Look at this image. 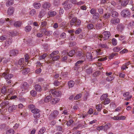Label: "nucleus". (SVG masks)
Returning <instances> with one entry per match:
<instances>
[{
	"label": "nucleus",
	"instance_id": "obj_1",
	"mask_svg": "<svg viewBox=\"0 0 134 134\" xmlns=\"http://www.w3.org/2000/svg\"><path fill=\"white\" fill-rule=\"evenodd\" d=\"M110 36V32L105 31L103 32L102 35L98 36V38L100 40L105 41L108 39Z\"/></svg>",
	"mask_w": 134,
	"mask_h": 134
},
{
	"label": "nucleus",
	"instance_id": "obj_2",
	"mask_svg": "<svg viewBox=\"0 0 134 134\" xmlns=\"http://www.w3.org/2000/svg\"><path fill=\"white\" fill-rule=\"evenodd\" d=\"M81 24V21L80 20L77 19L76 18H72L70 21V24L71 25H74L75 26L78 27Z\"/></svg>",
	"mask_w": 134,
	"mask_h": 134
},
{
	"label": "nucleus",
	"instance_id": "obj_3",
	"mask_svg": "<svg viewBox=\"0 0 134 134\" xmlns=\"http://www.w3.org/2000/svg\"><path fill=\"white\" fill-rule=\"evenodd\" d=\"M2 76L3 77H4L6 80H10L13 77V75L9 74L7 71L2 73Z\"/></svg>",
	"mask_w": 134,
	"mask_h": 134
},
{
	"label": "nucleus",
	"instance_id": "obj_4",
	"mask_svg": "<svg viewBox=\"0 0 134 134\" xmlns=\"http://www.w3.org/2000/svg\"><path fill=\"white\" fill-rule=\"evenodd\" d=\"M121 15L124 18L129 17L130 15V13L129 11L127 9H124L121 12Z\"/></svg>",
	"mask_w": 134,
	"mask_h": 134
},
{
	"label": "nucleus",
	"instance_id": "obj_5",
	"mask_svg": "<svg viewBox=\"0 0 134 134\" xmlns=\"http://www.w3.org/2000/svg\"><path fill=\"white\" fill-rule=\"evenodd\" d=\"M120 22V19L118 18H113L110 21L111 24L113 25H116L119 24Z\"/></svg>",
	"mask_w": 134,
	"mask_h": 134
},
{
	"label": "nucleus",
	"instance_id": "obj_6",
	"mask_svg": "<svg viewBox=\"0 0 134 134\" xmlns=\"http://www.w3.org/2000/svg\"><path fill=\"white\" fill-rule=\"evenodd\" d=\"M59 112L57 110L54 111L53 113H51L49 116V118L50 120L53 119L58 115Z\"/></svg>",
	"mask_w": 134,
	"mask_h": 134
},
{
	"label": "nucleus",
	"instance_id": "obj_7",
	"mask_svg": "<svg viewBox=\"0 0 134 134\" xmlns=\"http://www.w3.org/2000/svg\"><path fill=\"white\" fill-rule=\"evenodd\" d=\"M75 54L77 57L82 58L85 56V54L81 50H76L75 52Z\"/></svg>",
	"mask_w": 134,
	"mask_h": 134
},
{
	"label": "nucleus",
	"instance_id": "obj_8",
	"mask_svg": "<svg viewBox=\"0 0 134 134\" xmlns=\"http://www.w3.org/2000/svg\"><path fill=\"white\" fill-rule=\"evenodd\" d=\"M85 61L84 60H79L75 63V66L74 67L75 70L78 69L80 67V66L83 64Z\"/></svg>",
	"mask_w": 134,
	"mask_h": 134
},
{
	"label": "nucleus",
	"instance_id": "obj_9",
	"mask_svg": "<svg viewBox=\"0 0 134 134\" xmlns=\"http://www.w3.org/2000/svg\"><path fill=\"white\" fill-rule=\"evenodd\" d=\"M8 100H5L2 101V103L0 104V105L2 108H4L5 107V106H7V107H9L10 105H11L9 103Z\"/></svg>",
	"mask_w": 134,
	"mask_h": 134
},
{
	"label": "nucleus",
	"instance_id": "obj_10",
	"mask_svg": "<svg viewBox=\"0 0 134 134\" xmlns=\"http://www.w3.org/2000/svg\"><path fill=\"white\" fill-rule=\"evenodd\" d=\"M59 51H56L53 52L51 54H50L49 56V58L50 59H52L55 55L58 54L59 53Z\"/></svg>",
	"mask_w": 134,
	"mask_h": 134
},
{
	"label": "nucleus",
	"instance_id": "obj_11",
	"mask_svg": "<svg viewBox=\"0 0 134 134\" xmlns=\"http://www.w3.org/2000/svg\"><path fill=\"white\" fill-rule=\"evenodd\" d=\"M50 94L47 95V96L44 99V101L45 102H48L51 101V99L52 98V95L50 93V92H49Z\"/></svg>",
	"mask_w": 134,
	"mask_h": 134
},
{
	"label": "nucleus",
	"instance_id": "obj_12",
	"mask_svg": "<svg viewBox=\"0 0 134 134\" xmlns=\"http://www.w3.org/2000/svg\"><path fill=\"white\" fill-rule=\"evenodd\" d=\"M59 100V99L58 98H52L51 100V102L52 104H55L58 103Z\"/></svg>",
	"mask_w": 134,
	"mask_h": 134
},
{
	"label": "nucleus",
	"instance_id": "obj_13",
	"mask_svg": "<svg viewBox=\"0 0 134 134\" xmlns=\"http://www.w3.org/2000/svg\"><path fill=\"white\" fill-rule=\"evenodd\" d=\"M50 92L52 93V95H53L54 96L57 97H59L60 96V92L59 91H54V90H53L51 91H50Z\"/></svg>",
	"mask_w": 134,
	"mask_h": 134
},
{
	"label": "nucleus",
	"instance_id": "obj_14",
	"mask_svg": "<svg viewBox=\"0 0 134 134\" xmlns=\"http://www.w3.org/2000/svg\"><path fill=\"white\" fill-rule=\"evenodd\" d=\"M14 11V8L12 7H10L8 9L7 13L9 15L12 14Z\"/></svg>",
	"mask_w": 134,
	"mask_h": 134
},
{
	"label": "nucleus",
	"instance_id": "obj_15",
	"mask_svg": "<svg viewBox=\"0 0 134 134\" xmlns=\"http://www.w3.org/2000/svg\"><path fill=\"white\" fill-rule=\"evenodd\" d=\"M29 87V86L26 82H23L21 84V87L22 89L24 90L27 89Z\"/></svg>",
	"mask_w": 134,
	"mask_h": 134
},
{
	"label": "nucleus",
	"instance_id": "obj_16",
	"mask_svg": "<svg viewBox=\"0 0 134 134\" xmlns=\"http://www.w3.org/2000/svg\"><path fill=\"white\" fill-rule=\"evenodd\" d=\"M34 87L35 90L38 92H40L42 90L41 86L39 84H36L35 85Z\"/></svg>",
	"mask_w": 134,
	"mask_h": 134
},
{
	"label": "nucleus",
	"instance_id": "obj_17",
	"mask_svg": "<svg viewBox=\"0 0 134 134\" xmlns=\"http://www.w3.org/2000/svg\"><path fill=\"white\" fill-rule=\"evenodd\" d=\"M119 1L121 3V5L123 6H125L129 3L128 0H119Z\"/></svg>",
	"mask_w": 134,
	"mask_h": 134
},
{
	"label": "nucleus",
	"instance_id": "obj_18",
	"mask_svg": "<svg viewBox=\"0 0 134 134\" xmlns=\"http://www.w3.org/2000/svg\"><path fill=\"white\" fill-rule=\"evenodd\" d=\"M86 56L87 58H88L89 59H95L96 58H98V57L97 56L96 57L93 58V56H92L91 53H86Z\"/></svg>",
	"mask_w": 134,
	"mask_h": 134
},
{
	"label": "nucleus",
	"instance_id": "obj_19",
	"mask_svg": "<svg viewBox=\"0 0 134 134\" xmlns=\"http://www.w3.org/2000/svg\"><path fill=\"white\" fill-rule=\"evenodd\" d=\"M18 51L17 50H14L11 51L10 52V55L15 56L18 54Z\"/></svg>",
	"mask_w": 134,
	"mask_h": 134
},
{
	"label": "nucleus",
	"instance_id": "obj_20",
	"mask_svg": "<svg viewBox=\"0 0 134 134\" xmlns=\"http://www.w3.org/2000/svg\"><path fill=\"white\" fill-rule=\"evenodd\" d=\"M50 5L49 3L46 2L43 4L42 7L44 9H48L50 8Z\"/></svg>",
	"mask_w": 134,
	"mask_h": 134
},
{
	"label": "nucleus",
	"instance_id": "obj_21",
	"mask_svg": "<svg viewBox=\"0 0 134 134\" xmlns=\"http://www.w3.org/2000/svg\"><path fill=\"white\" fill-rule=\"evenodd\" d=\"M72 6V5L71 4L68 3L65 5L64 7V9L65 10H68L70 9Z\"/></svg>",
	"mask_w": 134,
	"mask_h": 134
},
{
	"label": "nucleus",
	"instance_id": "obj_22",
	"mask_svg": "<svg viewBox=\"0 0 134 134\" xmlns=\"http://www.w3.org/2000/svg\"><path fill=\"white\" fill-rule=\"evenodd\" d=\"M110 14L111 16L114 18L117 17L118 16V13L115 11H111Z\"/></svg>",
	"mask_w": 134,
	"mask_h": 134
},
{
	"label": "nucleus",
	"instance_id": "obj_23",
	"mask_svg": "<svg viewBox=\"0 0 134 134\" xmlns=\"http://www.w3.org/2000/svg\"><path fill=\"white\" fill-rule=\"evenodd\" d=\"M75 53V51L73 49L71 50L68 53H67L68 55L71 57H72Z\"/></svg>",
	"mask_w": 134,
	"mask_h": 134
},
{
	"label": "nucleus",
	"instance_id": "obj_24",
	"mask_svg": "<svg viewBox=\"0 0 134 134\" xmlns=\"http://www.w3.org/2000/svg\"><path fill=\"white\" fill-rule=\"evenodd\" d=\"M110 123H108L104 125L103 127V129L105 131H107L108 129L110 128Z\"/></svg>",
	"mask_w": 134,
	"mask_h": 134
},
{
	"label": "nucleus",
	"instance_id": "obj_25",
	"mask_svg": "<svg viewBox=\"0 0 134 134\" xmlns=\"http://www.w3.org/2000/svg\"><path fill=\"white\" fill-rule=\"evenodd\" d=\"M57 14L56 12L55 11H50L48 13V14L50 17H52L55 16Z\"/></svg>",
	"mask_w": 134,
	"mask_h": 134
},
{
	"label": "nucleus",
	"instance_id": "obj_26",
	"mask_svg": "<svg viewBox=\"0 0 134 134\" xmlns=\"http://www.w3.org/2000/svg\"><path fill=\"white\" fill-rule=\"evenodd\" d=\"M117 29L119 31L121 32L124 29L123 26L121 24H119L118 25Z\"/></svg>",
	"mask_w": 134,
	"mask_h": 134
},
{
	"label": "nucleus",
	"instance_id": "obj_27",
	"mask_svg": "<svg viewBox=\"0 0 134 134\" xmlns=\"http://www.w3.org/2000/svg\"><path fill=\"white\" fill-rule=\"evenodd\" d=\"M31 26L30 25H27L25 27V30L26 32H29L31 30Z\"/></svg>",
	"mask_w": 134,
	"mask_h": 134
},
{
	"label": "nucleus",
	"instance_id": "obj_28",
	"mask_svg": "<svg viewBox=\"0 0 134 134\" xmlns=\"http://www.w3.org/2000/svg\"><path fill=\"white\" fill-rule=\"evenodd\" d=\"M21 23L20 21H17L14 23V25L16 27H20L21 26Z\"/></svg>",
	"mask_w": 134,
	"mask_h": 134
},
{
	"label": "nucleus",
	"instance_id": "obj_29",
	"mask_svg": "<svg viewBox=\"0 0 134 134\" xmlns=\"http://www.w3.org/2000/svg\"><path fill=\"white\" fill-rule=\"evenodd\" d=\"M45 14V12L44 10H42L38 16L39 18H41Z\"/></svg>",
	"mask_w": 134,
	"mask_h": 134
},
{
	"label": "nucleus",
	"instance_id": "obj_30",
	"mask_svg": "<svg viewBox=\"0 0 134 134\" xmlns=\"http://www.w3.org/2000/svg\"><path fill=\"white\" fill-rule=\"evenodd\" d=\"M74 82L73 81H70L68 83V86L70 87H73L74 85Z\"/></svg>",
	"mask_w": 134,
	"mask_h": 134
},
{
	"label": "nucleus",
	"instance_id": "obj_31",
	"mask_svg": "<svg viewBox=\"0 0 134 134\" xmlns=\"http://www.w3.org/2000/svg\"><path fill=\"white\" fill-rule=\"evenodd\" d=\"M110 16H111L110 13H108L105 14L103 17L105 19H107L109 18Z\"/></svg>",
	"mask_w": 134,
	"mask_h": 134
},
{
	"label": "nucleus",
	"instance_id": "obj_32",
	"mask_svg": "<svg viewBox=\"0 0 134 134\" xmlns=\"http://www.w3.org/2000/svg\"><path fill=\"white\" fill-rule=\"evenodd\" d=\"M34 5L35 8L37 9L40 8L41 7V4L40 3H35L34 4Z\"/></svg>",
	"mask_w": 134,
	"mask_h": 134
},
{
	"label": "nucleus",
	"instance_id": "obj_33",
	"mask_svg": "<svg viewBox=\"0 0 134 134\" xmlns=\"http://www.w3.org/2000/svg\"><path fill=\"white\" fill-rule=\"evenodd\" d=\"M46 129L45 127H43L38 132V134H43L45 132Z\"/></svg>",
	"mask_w": 134,
	"mask_h": 134
},
{
	"label": "nucleus",
	"instance_id": "obj_34",
	"mask_svg": "<svg viewBox=\"0 0 134 134\" xmlns=\"http://www.w3.org/2000/svg\"><path fill=\"white\" fill-rule=\"evenodd\" d=\"M108 94H103L100 97V99L101 100H104L108 97Z\"/></svg>",
	"mask_w": 134,
	"mask_h": 134
},
{
	"label": "nucleus",
	"instance_id": "obj_35",
	"mask_svg": "<svg viewBox=\"0 0 134 134\" xmlns=\"http://www.w3.org/2000/svg\"><path fill=\"white\" fill-rule=\"evenodd\" d=\"M14 132V130L11 129L7 130L6 132V134H13Z\"/></svg>",
	"mask_w": 134,
	"mask_h": 134
},
{
	"label": "nucleus",
	"instance_id": "obj_36",
	"mask_svg": "<svg viewBox=\"0 0 134 134\" xmlns=\"http://www.w3.org/2000/svg\"><path fill=\"white\" fill-rule=\"evenodd\" d=\"M99 13H96L94 14L93 16V19H96L99 18Z\"/></svg>",
	"mask_w": 134,
	"mask_h": 134
},
{
	"label": "nucleus",
	"instance_id": "obj_37",
	"mask_svg": "<svg viewBox=\"0 0 134 134\" xmlns=\"http://www.w3.org/2000/svg\"><path fill=\"white\" fill-rule=\"evenodd\" d=\"M110 102V100L109 99L106 98L104 100V101H103L102 103L104 105H106L109 104Z\"/></svg>",
	"mask_w": 134,
	"mask_h": 134
},
{
	"label": "nucleus",
	"instance_id": "obj_38",
	"mask_svg": "<svg viewBox=\"0 0 134 134\" xmlns=\"http://www.w3.org/2000/svg\"><path fill=\"white\" fill-rule=\"evenodd\" d=\"M102 26V23H98L96 24V28L97 29H100Z\"/></svg>",
	"mask_w": 134,
	"mask_h": 134
},
{
	"label": "nucleus",
	"instance_id": "obj_39",
	"mask_svg": "<svg viewBox=\"0 0 134 134\" xmlns=\"http://www.w3.org/2000/svg\"><path fill=\"white\" fill-rule=\"evenodd\" d=\"M24 58H21L18 61V65H21L24 63Z\"/></svg>",
	"mask_w": 134,
	"mask_h": 134
},
{
	"label": "nucleus",
	"instance_id": "obj_40",
	"mask_svg": "<svg viewBox=\"0 0 134 134\" xmlns=\"http://www.w3.org/2000/svg\"><path fill=\"white\" fill-rule=\"evenodd\" d=\"M30 70V69L29 68H26V69H24L22 70V72L23 74H25L27 73Z\"/></svg>",
	"mask_w": 134,
	"mask_h": 134
},
{
	"label": "nucleus",
	"instance_id": "obj_41",
	"mask_svg": "<svg viewBox=\"0 0 134 134\" xmlns=\"http://www.w3.org/2000/svg\"><path fill=\"white\" fill-rule=\"evenodd\" d=\"M13 0H9L8 2L7 3V6L8 7L9 5H12L13 3Z\"/></svg>",
	"mask_w": 134,
	"mask_h": 134
},
{
	"label": "nucleus",
	"instance_id": "obj_42",
	"mask_svg": "<svg viewBox=\"0 0 134 134\" xmlns=\"http://www.w3.org/2000/svg\"><path fill=\"white\" fill-rule=\"evenodd\" d=\"M99 46L103 48H105L106 49L108 48V47H107V45L105 44H99Z\"/></svg>",
	"mask_w": 134,
	"mask_h": 134
},
{
	"label": "nucleus",
	"instance_id": "obj_43",
	"mask_svg": "<svg viewBox=\"0 0 134 134\" xmlns=\"http://www.w3.org/2000/svg\"><path fill=\"white\" fill-rule=\"evenodd\" d=\"M47 23L45 21H42L41 22V25L40 26V27H45L47 25Z\"/></svg>",
	"mask_w": 134,
	"mask_h": 134
},
{
	"label": "nucleus",
	"instance_id": "obj_44",
	"mask_svg": "<svg viewBox=\"0 0 134 134\" xmlns=\"http://www.w3.org/2000/svg\"><path fill=\"white\" fill-rule=\"evenodd\" d=\"M9 20V18H7V19H1L0 20V21L2 23V24H3L6 22H7Z\"/></svg>",
	"mask_w": 134,
	"mask_h": 134
},
{
	"label": "nucleus",
	"instance_id": "obj_45",
	"mask_svg": "<svg viewBox=\"0 0 134 134\" xmlns=\"http://www.w3.org/2000/svg\"><path fill=\"white\" fill-rule=\"evenodd\" d=\"M61 77V75L60 74H56L54 76V77L56 79H57L58 80L60 79L61 80L62 79Z\"/></svg>",
	"mask_w": 134,
	"mask_h": 134
},
{
	"label": "nucleus",
	"instance_id": "obj_46",
	"mask_svg": "<svg viewBox=\"0 0 134 134\" xmlns=\"http://www.w3.org/2000/svg\"><path fill=\"white\" fill-rule=\"evenodd\" d=\"M34 116L35 118H39L40 116V112L38 111V113H35V114H34Z\"/></svg>",
	"mask_w": 134,
	"mask_h": 134
},
{
	"label": "nucleus",
	"instance_id": "obj_47",
	"mask_svg": "<svg viewBox=\"0 0 134 134\" xmlns=\"http://www.w3.org/2000/svg\"><path fill=\"white\" fill-rule=\"evenodd\" d=\"M34 116L35 118H39L40 116V112L38 111V113H35V114H34Z\"/></svg>",
	"mask_w": 134,
	"mask_h": 134
},
{
	"label": "nucleus",
	"instance_id": "obj_48",
	"mask_svg": "<svg viewBox=\"0 0 134 134\" xmlns=\"http://www.w3.org/2000/svg\"><path fill=\"white\" fill-rule=\"evenodd\" d=\"M87 27L88 29H92L94 27V26L92 24H89L87 25Z\"/></svg>",
	"mask_w": 134,
	"mask_h": 134
},
{
	"label": "nucleus",
	"instance_id": "obj_49",
	"mask_svg": "<svg viewBox=\"0 0 134 134\" xmlns=\"http://www.w3.org/2000/svg\"><path fill=\"white\" fill-rule=\"evenodd\" d=\"M101 108L102 105L101 104L97 105L96 107V108L98 111H100L101 110Z\"/></svg>",
	"mask_w": 134,
	"mask_h": 134
},
{
	"label": "nucleus",
	"instance_id": "obj_50",
	"mask_svg": "<svg viewBox=\"0 0 134 134\" xmlns=\"http://www.w3.org/2000/svg\"><path fill=\"white\" fill-rule=\"evenodd\" d=\"M8 108H9L10 109H11L12 110H15L16 109V105H14L12 106L10 105Z\"/></svg>",
	"mask_w": 134,
	"mask_h": 134
},
{
	"label": "nucleus",
	"instance_id": "obj_51",
	"mask_svg": "<svg viewBox=\"0 0 134 134\" xmlns=\"http://www.w3.org/2000/svg\"><path fill=\"white\" fill-rule=\"evenodd\" d=\"M30 93L32 96H35L36 95L37 92L36 91L32 90L30 91Z\"/></svg>",
	"mask_w": 134,
	"mask_h": 134
},
{
	"label": "nucleus",
	"instance_id": "obj_52",
	"mask_svg": "<svg viewBox=\"0 0 134 134\" xmlns=\"http://www.w3.org/2000/svg\"><path fill=\"white\" fill-rule=\"evenodd\" d=\"M121 48L118 47H116L114 48L113 49V51L115 52H117L121 50Z\"/></svg>",
	"mask_w": 134,
	"mask_h": 134
},
{
	"label": "nucleus",
	"instance_id": "obj_53",
	"mask_svg": "<svg viewBox=\"0 0 134 134\" xmlns=\"http://www.w3.org/2000/svg\"><path fill=\"white\" fill-rule=\"evenodd\" d=\"M82 31L81 29L80 28L77 29L75 31V33L76 34H79Z\"/></svg>",
	"mask_w": 134,
	"mask_h": 134
},
{
	"label": "nucleus",
	"instance_id": "obj_54",
	"mask_svg": "<svg viewBox=\"0 0 134 134\" xmlns=\"http://www.w3.org/2000/svg\"><path fill=\"white\" fill-rule=\"evenodd\" d=\"M101 52V50L100 49H97L96 51L97 55H102L103 53Z\"/></svg>",
	"mask_w": 134,
	"mask_h": 134
},
{
	"label": "nucleus",
	"instance_id": "obj_55",
	"mask_svg": "<svg viewBox=\"0 0 134 134\" xmlns=\"http://www.w3.org/2000/svg\"><path fill=\"white\" fill-rule=\"evenodd\" d=\"M98 12L99 14H103V10L102 8H100L98 9Z\"/></svg>",
	"mask_w": 134,
	"mask_h": 134
},
{
	"label": "nucleus",
	"instance_id": "obj_56",
	"mask_svg": "<svg viewBox=\"0 0 134 134\" xmlns=\"http://www.w3.org/2000/svg\"><path fill=\"white\" fill-rule=\"evenodd\" d=\"M112 43L113 45H116L117 44V40L115 39L114 38L112 39Z\"/></svg>",
	"mask_w": 134,
	"mask_h": 134
},
{
	"label": "nucleus",
	"instance_id": "obj_57",
	"mask_svg": "<svg viewBox=\"0 0 134 134\" xmlns=\"http://www.w3.org/2000/svg\"><path fill=\"white\" fill-rule=\"evenodd\" d=\"M56 128L57 130L60 131H62L63 130L62 127L59 125L56 126Z\"/></svg>",
	"mask_w": 134,
	"mask_h": 134
},
{
	"label": "nucleus",
	"instance_id": "obj_58",
	"mask_svg": "<svg viewBox=\"0 0 134 134\" xmlns=\"http://www.w3.org/2000/svg\"><path fill=\"white\" fill-rule=\"evenodd\" d=\"M47 54L46 53L44 54L43 55L40 56L39 57V59L40 60L43 59L45 58L47 55Z\"/></svg>",
	"mask_w": 134,
	"mask_h": 134
},
{
	"label": "nucleus",
	"instance_id": "obj_59",
	"mask_svg": "<svg viewBox=\"0 0 134 134\" xmlns=\"http://www.w3.org/2000/svg\"><path fill=\"white\" fill-rule=\"evenodd\" d=\"M59 56L56 55L52 59V60L53 61L57 60L59 58Z\"/></svg>",
	"mask_w": 134,
	"mask_h": 134
},
{
	"label": "nucleus",
	"instance_id": "obj_60",
	"mask_svg": "<svg viewBox=\"0 0 134 134\" xmlns=\"http://www.w3.org/2000/svg\"><path fill=\"white\" fill-rule=\"evenodd\" d=\"M38 111L40 112V110L35 108L34 109L31 110V112L33 113L34 114H35V113H38Z\"/></svg>",
	"mask_w": 134,
	"mask_h": 134
},
{
	"label": "nucleus",
	"instance_id": "obj_61",
	"mask_svg": "<svg viewBox=\"0 0 134 134\" xmlns=\"http://www.w3.org/2000/svg\"><path fill=\"white\" fill-rule=\"evenodd\" d=\"M52 33V32L51 31H46L45 34V35L47 36H49L51 35Z\"/></svg>",
	"mask_w": 134,
	"mask_h": 134
},
{
	"label": "nucleus",
	"instance_id": "obj_62",
	"mask_svg": "<svg viewBox=\"0 0 134 134\" xmlns=\"http://www.w3.org/2000/svg\"><path fill=\"white\" fill-rule=\"evenodd\" d=\"M29 108L31 110L34 109L35 108V106L33 104L30 105L29 106Z\"/></svg>",
	"mask_w": 134,
	"mask_h": 134
},
{
	"label": "nucleus",
	"instance_id": "obj_63",
	"mask_svg": "<svg viewBox=\"0 0 134 134\" xmlns=\"http://www.w3.org/2000/svg\"><path fill=\"white\" fill-rule=\"evenodd\" d=\"M81 97V94H79L77 95L74 98V99L78 100Z\"/></svg>",
	"mask_w": 134,
	"mask_h": 134
},
{
	"label": "nucleus",
	"instance_id": "obj_64",
	"mask_svg": "<svg viewBox=\"0 0 134 134\" xmlns=\"http://www.w3.org/2000/svg\"><path fill=\"white\" fill-rule=\"evenodd\" d=\"M36 13V10L34 9L32 10L30 12V14L31 15H35Z\"/></svg>",
	"mask_w": 134,
	"mask_h": 134
}]
</instances>
